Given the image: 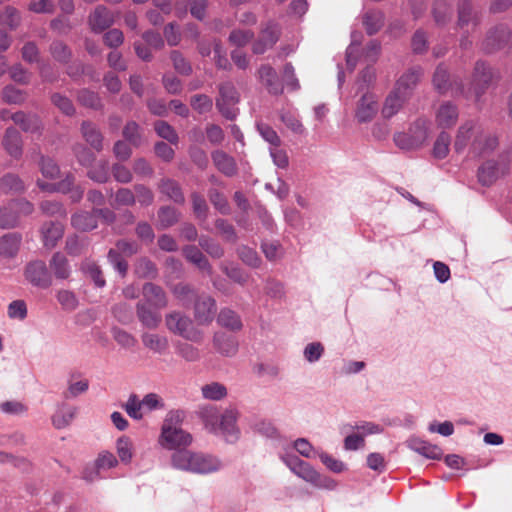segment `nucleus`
Listing matches in <instances>:
<instances>
[{"mask_svg":"<svg viewBox=\"0 0 512 512\" xmlns=\"http://www.w3.org/2000/svg\"><path fill=\"white\" fill-rule=\"evenodd\" d=\"M408 448L414 452L428 458V459H440L442 456V450L433 444H430L418 437H411L406 441Z\"/></svg>","mask_w":512,"mask_h":512,"instance_id":"obj_26","label":"nucleus"},{"mask_svg":"<svg viewBox=\"0 0 512 512\" xmlns=\"http://www.w3.org/2000/svg\"><path fill=\"white\" fill-rule=\"evenodd\" d=\"M432 82L434 88L441 94L451 89L455 95H463L468 98V94L465 93L463 85L456 80L453 82L450 80V75L443 64L437 66L433 74Z\"/></svg>","mask_w":512,"mask_h":512,"instance_id":"obj_12","label":"nucleus"},{"mask_svg":"<svg viewBox=\"0 0 512 512\" xmlns=\"http://www.w3.org/2000/svg\"><path fill=\"white\" fill-rule=\"evenodd\" d=\"M452 15L451 1L436 0L433 6V17L437 25L443 26L447 24Z\"/></svg>","mask_w":512,"mask_h":512,"instance_id":"obj_46","label":"nucleus"},{"mask_svg":"<svg viewBox=\"0 0 512 512\" xmlns=\"http://www.w3.org/2000/svg\"><path fill=\"white\" fill-rule=\"evenodd\" d=\"M77 99L80 104L92 109H100L102 107L99 95L87 89L80 90L78 92Z\"/></svg>","mask_w":512,"mask_h":512,"instance_id":"obj_59","label":"nucleus"},{"mask_svg":"<svg viewBox=\"0 0 512 512\" xmlns=\"http://www.w3.org/2000/svg\"><path fill=\"white\" fill-rule=\"evenodd\" d=\"M123 407L131 418L135 420H140L143 418L145 411L142 407L141 400L136 394H131Z\"/></svg>","mask_w":512,"mask_h":512,"instance_id":"obj_56","label":"nucleus"},{"mask_svg":"<svg viewBox=\"0 0 512 512\" xmlns=\"http://www.w3.org/2000/svg\"><path fill=\"white\" fill-rule=\"evenodd\" d=\"M81 132L86 142L95 150L101 151L103 148V136L96 125L84 121L81 125Z\"/></svg>","mask_w":512,"mask_h":512,"instance_id":"obj_41","label":"nucleus"},{"mask_svg":"<svg viewBox=\"0 0 512 512\" xmlns=\"http://www.w3.org/2000/svg\"><path fill=\"white\" fill-rule=\"evenodd\" d=\"M26 186L23 180L16 174L8 173L0 178V190L4 193L19 194L24 192Z\"/></svg>","mask_w":512,"mask_h":512,"instance_id":"obj_44","label":"nucleus"},{"mask_svg":"<svg viewBox=\"0 0 512 512\" xmlns=\"http://www.w3.org/2000/svg\"><path fill=\"white\" fill-rule=\"evenodd\" d=\"M511 157L509 154L500 155L496 160H488L478 169V180L482 185L489 186L498 178L509 172Z\"/></svg>","mask_w":512,"mask_h":512,"instance_id":"obj_5","label":"nucleus"},{"mask_svg":"<svg viewBox=\"0 0 512 512\" xmlns=\"http://www.w3.org/2000/svg\"><path fill=\"white\" fill-rule=\"evenodd\" d=\"M171 463L176 469L202 475L217 472L222 468V462L218 457L191 450L175 451Z\"/></svg>","mask_w":512,"mask_h":512,"instance_id":"obj_1","label":"nucleus"},{"mask_svg":"<svg viewBox=\"0 0 512 512\" xmlns=\"http://www.w3.org/2000/svg\"><path fill=\"white\" fill-rule=\"evenodd\" d=\"M160 193L176 204L183 205L185 196L178 182L170 178L162 179L158 184Z\"/></svg>","mask_w":512,"mask_h":512,"instance_id":"obj_32","label":"nucleus"},{"mask_svg":"<svg viewBox=\"0 0 512 512\" xmlns=\"http://www.w3.org/2000/svg\"><path fill=\"white\" fill-rule=\"evenodd\" d=\"M201 394L206 400L220 401L227 396V388L219 382H211L201 387Z\"/></svg>","mask_w":512,"mask_h":512,"instance_id":"obj_49","label":"nucleus"},{"mask_svg":"<svg viewBox=\"0 0 512 512\" xmlns=\"http://www.w3.org/2000/svg\"><path fill=\"white\" fill-rule=\"evenodd\" d=\"M294 474L319 489L334 490L337 487V482L335 480L328 476L321 475L305 461L294 472Z\"/></svg>","mask_w":512,"mask_h":512,"instance_id":"obj_10","label":"nucleus"},{"mask_svg":"<svg viewBox=\"0 0 512 512\" xmlns=\"http://www.w3.org/2000/svg\"><path fill=\"white\" fill-rule=\"evenodd\" d=\"M428 137V129L424 120L414 122L408 132H399L394 135L395 144L403 150L419 148Z\"/></svg>","mask_w":512,"mask_h":512,"instance_id":"obj_4","label":"nucleus"},{"mask_svg":"<svg viewBox=\"0 0 512 512\" xmlns=\"http://www.w3.org/2000/svg\"><path fill=\"white\" fill-rule=\"evenodd\" d=\"M90 28L95 33H100L114 23V16L105 6L99 5L89 15Z\"/></svg>","mask_w":512,"mask_h":512,"instance_id":"obj_20","label":"nucleus"},{"mask_svg":"<svg viewBox=\"0 0 512 512\" xmlns=\"http://www.w3.org/2000/svg\"><path fill=\"white\" fill-rule=\"evenodd\" d=\"M175 349L177 355L188 362H195L200 359L199 350L191 344L179 342Z\"/></svg>","mask_w":512,"mask_h":512,"instance_id":"obj_64","label":"nucleus"},{"mask_svg":"<svg viewBox=\"0 0 512 512\" xmlns=\"http://www.w3.org/2000/svg\"><path fill=\"white\" fill-rule=\"evenodd\" d=\"M363 24L369 35L377 33L384 25V15L381 11L370 10L363 16Z\"/></svg>","mask_w":512,"mask_h":512,"instance_id":"obj_48","label":"nucleus"},{"mask_svg":"<svg viewBox=\"0 0 512 512\" xmlns=\"http://www.w3.org/2000/svg\"><path fill=\"white\" fill-rule=\"evenodd\" d=\"M154 129L157 135L165 140H167L171 144L178 143V134L174 130V128L165 121L159 120L154 124Z\"/></svg>","mask_w":512,"mask_h":512,"instance_id":"obj_57","label":"nucleus"},{"mask_svg":"<svg viewBox=\"0 0 512 512\" xmlns=\"http://www.w3.org/2000/svg\"><path fill=\"white\" fill-rule=\"evenodd\" d=\"M17 212L13 210L12 204L0 205V229H10L17 225Z\"/></svg>","mask_w":512,"mask_h":512,"instance_id":"obj_54","label":"nucleus"},{"mask_svg":"<svg viewBox=\"0 0 512 512\" xmlns=\"http://www.w3.org/2000/svg\"><path fill=\"white\" fill-rule=\"evenodd\" d=\"M56 297L62 308L66 311H74L79 305V301L72 291L59 290Z\"/></svg>","mask_w":512,"mask_h":512,"instance_id":"obj_61","label":"nucleus"},{"mask_svg":"<svg viewBox=\"0 0 512 512\" xmlns=\"http://www.w3.org/2000/svg\"><path fill=\"white\" fill-rule=\"evenodd\" d=\"M49 267L52 271V277L54 276L59 280H66L72 273L71 265L67 257L61 252H55L49 260Z\"/></svg>","mask_w":512,"mask_h":512,"instance_id":"obj_29","label":"nucleus"},{"mask_svg":"<svg viewBox=\"0 0 512 512\" xmlns=\"http://www.w3.org/2000/svg\"><path fill=\"white\" fill-rule=\"evenodd\" d=\"M344 428L356 431L359 435H362L363 439L366 436L380 434L384 431L381 425L370 421H359L354 425L347 424Z\"/></svg>","mask_w":512,"mask_h":512,"instance_id":"obj_51","label":"nucleus"},{"mask_svg":"<svg viewBox=\"0 0 512 512\" xmlns=\"http://www.w3.org/2000/svg\"><path fill=\"white\" fill-rule=\"evenodd\" d=\"M143 299L141 302H147L148 305L153 306L155 309H164L168 305V299L162 287L148 282L142 288Z\"/></svg>","mask_w":512,"mask_h":512,"instance_id":"obj_19","label":"nucleus"},{"mask_svg":"<svg viewBox=\"0 0 512 512\" xmlns=\"http://www.w3.org/2000/svg\"><path fill=\"white\" fill-rule=\"evenodd\" d=\"M80 270L85 276L89 277L94 282L96 287L102 288L105 286L106 281L103 277L102 270L95 261L85 259L80 265Z\"/></svg>","mask_w":512,"mask_h":512,"instance_id":"obj_43","label":"nucleus"},{"mask_svg":"<svg viewBox=\"0 0 512 512\" xmlns=\"http://www.w3.org/2000/svg\"><path fill=\"white\" fill-rule=\"evenodd\" d=\"M458 109L451 102L442 103L436 112V123L440 128H450L458 120Z\"/></svg>","mask_w":512,"mask_h":512,"instance_id":"obj_28","label":"nucleus"},{"mask_svg":"<svg viewBox=\"0 0 512 512\" xmlns=\"http://www.w3.org/2000/svg\"><path fill=\"white\" fill-rule=\"evenodd\" d=\"M497 145L498 139L496 136L478 129L471 143V152L477 156L485 155L493 151Z\"/></svg>","mask_w":512,"mask_h":512,"instance_id":"obj_21","label":"nucleus"},{"mask_svg":"<svg viewBox=\"0 0 512 512\" xmlns=\"http://www.w3.org/2000/svg\"><path fill=\"white\" fill-rule=\"evenodd\" d=\"M183 254L188 261L195 264L199 269L211 273V266L198 247L194 245L185 246Z\"/></svg>","mask_w":512,"mask_h":512,"instance_id":"obj_45","label":"nucleus"},{"mask_svg":"<svg viewBox=\"0 0 512 512\" xmlns=\"http://www.w3.org/2000/svg\"><path fill=\"white\" fill-rule=\"evenodd\" d=\"M77 414V408L67 403H60L51 420L56 429H63L69 426Z\"/></svg>","mask_w":512,"mask_h":512,"instance_id":"obj_27","label":"nucleus"},{"mask_svg":"<svg viewBox=\"0 0 512 512\" xmlns=\"http://www.w3.org/2000/svg\"><path fill=\"white\" fill-rule=\"evenodd\" d=\"M25 279L34 287L47 289L53 283L52 274L43 260H33L24 268Z\"/></svg>","mask_w":512,"mask_h":512,"instance_id":"obj_7","label":"nucleus"},{"mask_svg":"<svg viewBox=\"0 0 512 512\" xmlns=\"http://www.w3.org/2000/svg\"><path fill=\"white\" fill-rule=\"evenodd\" d=\"M72 226L80 231H90L97 227V217L94 210L92 212L80 211L72 215Z\"/></svg>","mask_w":512,"mask_h":512,"instance_id":"obj_39","label":"nucleus"},{"mask_svg":"<svg viewBox=\"0 0 512 512\" xmlns=\"http://www.w3.org/2000/svg\"><path fill=\"white\" fill-rule=\"evenodd\" d=\"M88 246L85 239L79 238L77 235L68 236L65 242V250L71 256L81 255Z\"/></svg>","mask_w":512,"mask_h":512,"instance_id":"obj_58","label":"nucleus"},{"mask_svg":"<svg viewBox=\"0 0 512 512\" xmlns=\"http://www.w3.org/2000/svg\"><path fill=\"white\" fill-rule=\"evenodd\" d=\"M116 452L119 459L124 464H129L134 455V446L132 440L127 436H121L116 441Z\"/></svg>","mask_w":512,"mask_h":512,"instance_id":"obj_50","label":"nucleus"},{"mask_svg":"<svg viewBox=\"0 0 512 512\" xmlns=\"http://www.w3.org/2000/svg\"><path fill=\"white\" fill-rule=\"evenodd\" d=\"M136 201L144 207L150 206L154 202L153 191L144 184H136L133 187Z\"/></svg>","mask_w":512,"mask_h":512,"instance_id":"obj_60","label":"nucleus"},{"mask_svg":"<svg viewBox=\"0 0 512 512\" xmlns=\"http://www.w3.org/2000/svg\"><path fill=\"white\" fill-rule=\"evenodd\" d=\"M136 273L142 278H154L157 275L155 264L148 258H140L135 266Z\"/></svg>","mask_w":512,"mask_h":512,"instance_id":"obj_63","label":"nucleus"},{"mask_svg":"<svg viewBox=\"0 0 512 512\" xmlns=\"http://www.w3.org/2000/svg\"><path fill=\"white\" fill-rule=\"evenodd\" d=\"M199 417L203 421L206 430L213 434L219 433L218 424L220 416L218 415L216 408L211 406L201 408L199 411Z\"/></svg>","mask_w":512,"mask_h":512,"instance_id":"obj_47","label":"nucleus"},{"mask_svg":"<svg viewBox=\"0 0 512 512\" xmlns=\"http://www.w3.org/2000/svg\"><path fill=\"white\" fill-rule=\"evenodd\" d=\"M180 218L181 213L175 207L162 206L157 212V228L160 230L168 229L177 224Z\"/></svg>","mask_w":512,"mask_h":512,"instance_id":"obj_35","label":"nucleus"},{"mask_svg":"<svg viewBox=\"0 0 512 512\" xmlns=\"http://www.w3.org/2000/svg\"><path fill=\"white\" fill-rule=\"evenodd\" d=\"M238 411L234 408H228L220 416L219 420V433L227 442H235L239 437V429L236 425L238 419Z\"/></svg>","mask_w":512,"mask_h":512,"instance_id":"obj_16","label":"nucleus"},{"mask_svg":"<svg viewBox=\"0 0 512 512\" xmlns=\"http://www.w3.org/2000/svg\"><path fill=\"white\" fill-rule=\"evenodd\" d=\"M258 77L270 93L279 95L283 92L277 73L270 65H262L258 70Z\"/></svg>","mask_w":512,"mask_h":512,"instance_id":"obj_33","label":"nucleus"},{"mask_svg":"<svg viewBox=\"0 0 512 512\" xmlns=\"http://www.w3.org/2000/svg\"><path fill=\"white\" fill-rule=\"evenodd\" d=\"M479 23V16L473 10L470 0H459L457 26L460 29L471 26L475 28Z\"/></svg>","mask_w":512,"mask_h":512,"instance_id":"obj_25","label":"nucleus"},{"mask_svg":"<svg viewBox=\"0 0 512 512\" xmlns=\"http://www.w3.org/2000/svg\"><path fill=\"white\" fill-rule=\"evenodd\" d=\"M239 93L235 86L230 82L219 85V96L216 98V107L223 117L228 120L236 118L239 109Z\"/></svg>","mask_w":512,"mask_h":512,"instance_id":"obj_6","label":"nucleus"},{"mask_svg":"<svg viewBox=\"0 0 512 512\" xmlns=\"http://www.w3.org/2000/svg\"><path fill=\"white\" fill-rule=\"evenodd\" d=\"M140 338L144 348L154 354L165 355L169 351L170 342L168 337L164 334L145 331L142 332Z\"/></svg>","mask_w":512,"mask_h":512,"instance_id":"obj_17","label":"nucleus"},{"mask_svg":"<svg viewBox=\"0 0 512 512\" xmlns=\"http://www.w3.org/2000/svg\"><path fill=\"white\" fill-rule=\"evenodd\" d=\"M509 30L501 25L491 29L483 42V49L487 53H493L501 49L507 43Z\"/></svg>","mask_w":512,"mask_h":512,"instance_id":"obj_22","label":"nucleus"},{"mask_svg":"<svg viewBox=\"0 0 512 512\" xmlns=\"http://www.w3.org/2000/svg\"><path fill=\"white\" fill-rule=\"evenodd\" d=\"M496 77L490 67L484 62L478 61L474 67L471 88L465 93L469 95V92L473 91L475 100L478 101Z\"/></svg>","mask_w":512,"mask_h":512,"instance_id":"obj_9","label":"nucleus"},{"mask_svg":"<svg viewBox=\"0 0 512 512\" xmlns=\"http://www.w3.org/2000/svg\"><path fill=\"white\" fill-rule=\"evenodd\" d=\"M136 314L142 326L148 329H157L162 321L160 309H155L147 302L137 303Z\"/></svg>","mask_w":512,"mask_h":512,"instance_id":"obj_18","label":"nucleus"},{"mask_svg":"<svg viewBox=\"0 0 512 512\" xmlns=\"http://www.w3.org/2000/svg\"><path fill=\"white\" fill-rule=\"evenodd\" d=\"M217 322L220 326L231 331H240L243 327L239 314L230 308H222L220 310Z\"/></svg>","mask_w":512,"mask_h":512,"instance_id":"obj_38","label":"nucleus"},{"mask_svg":"<svg viewBox=\"0 0 512 512\" xmlns=\"http://www.w3.org/2000/svg\"><path fill=\"white\" fill-rule=\"evenodd\" d=\"M28 314L24 300H14L7 307V315L10 319L23 321Z\"/></svg>","mask_w":512,"mask_h":512,"instance_id":"obj_62","label":"nucleus"},{"mask_svg":"<svg viewBox=\"0 0 512 512\" xmlns=\"http://www.w3.org/2000/svg\"><path fill=\"white\" fill-rule=\"evenodd\" d=\"M183 419L181 411H170L163 422L158 443L168 450H186L192 443V436L183 430L180 423Z\"/></svg>","mask_w":512,"mask_h":512,"instance_id":"obj_2","label":"nucleus"},{"mask_svg":"<svg viewBox=\"0 0 512 512\" xmlns=\"http://www.w3.org/2000/svg\"><path fill=\"white\" fill-rule=\"evenodd\" d=\"M64 227L59 222H45L41 227L42 242L45 248H54L63 237Z\"/></svg>","mask_w":512,"mask_h":512,"instance_id":"obj_24","label":"nucleus"},{"mask_svg":"<svg viewBox=\"0 0 512 512\" xmlns=\"http://www.w3.org/2000/svg\"><path fill=\"white\" fill-rule=\"evenodd\" d=\"M20 23L21 14L16 8L7 6L0 12V24L8 27L10 30L17 29Z\"/></svg>","mask_w":512,"mask_h":512,"instance_id":"obj_52","label":"nucleus"},{"mask_svg":"<svg viewBox=\"0 0 512 512\" xmlns=\"http://www.w3.org/2000/svg\"><path fill=\"white\" fill-rule=\"evenodd\" d=\"M213 345L220 354L228 357L234 356L238 351L237 340L223 332L214 334Z\"/></svg>","mask_w":512,"mask_h":512,"instance_id":"obj_34","label":"nucleus"},{"mask_svg":"<svg viewBox=\"0 0 512 512\" xmlns=\"http://www.w3.org/2000/svg\"><path fill=\"white\" fill-rule=\"evenodd\" d=\"M11 119L16 125H19L25 132L34 133L40 130L41 121L34 114H25L24 112H16L11 115Z\"/></svg>","mask_w":512,"mask_h":512,"instance_id":"obj_40","label":"nucleus"},{"mask_svg":"<svg viewBox=\"0 0 512 512\" xmlns=\"http://www.w3.org/2000/svg\"><path fill=\"white\" fill-rule=\"evenodd\" d=\"M165 326L172 334L188 341L200 342L202 332L194 328L191 318L180 311H172L165 315Z\"/></svg>","mask_w":512,"mask_h":512,"instance_id":"obj_3","label":"nucleus"},{"mask_svg":"<svg viewBox=\"0 0 512 512\" xmlns=\"http://www.w3.org/2000/svg\"><path fill=\"white\" fill-rule=\"evenodd\" d=\"M280 36V28L274 22H268L261 29L259 38L253 43L252 50L255 54H263L272 48L278 41Z\"/></svg>","mask_w":512,"mask_h":512,"instance_id":"obj_15","label":"nucleus"},{"mask_svg":"<svg viewBox=\"0 0 512 512\" xmlns=\"http://www.w3.org/2000/svg\"><path fill=\"white\" fill-rule=\"evenodd\" d=\"M2 145L6 152L16 159L22 155V138L14 127H8L5 131Z\"/></svg>","mask_w":512,"mask_h":512,"instance_id":"obj_31","label":"nucleus"},{"mask_svg":"<svg viewBox=\"0 0 512 512\" xmlns=\"http://www.w3.org/2000/svg\"><path fill=\"white\" fill-rule=\"evenodd\" d=\"M478 129L479 128L476 127V125L472 121L466 122L463 125H461L457 131L454 142L455 151L458 153L464 151L468 143L470 142L472 136H476V132Z\"/></svg>","mask_w":512,"mask_h":512,"instance_id":"obj_37","label":"nucleus"},{"mask_svg":"<svg viewBox=\"0 0 512 512\" xmlns=\"http://www.w3.org/2000/svg\"><path fill=\"white\" fill-rule=\"evenodd\" d=\"M214 166L227 177H233L238 173L235 159L222 150H215L211 154Z\"/></svg>","mask_w":512,"mask_h":512,"instance_id":"obj_23","label":"nucleus"},{"mask_svg":"<svg viewBox=\"0 0 512 512\" xmlns=\"http://www.w3.org/2000/svg\"><path fill=\"white\" fill-rule=\"evenodd\" d=\"M423 76V69L415 66L404 72L396 81L393 90L410 99L414 89Z\"/></svg>","mask_w":512,"mask_h":512,"instance_id":"obj_14","label":"nucleus"},{"mask_svg":"<svg viewBox=\"0 0 512 512\" xmlns=\"http://www.w3.org/2000/svg\"><path fill=\"white\" fill-rule=\"evenodd\" d=\"M378 110L377 96L372 92H365L356 103L355 118L359 123L371 122Z\"/></svg>","mask_w":512,"mask_h":512,"instance_id":"obj_11","label":"nucleus"},{"mask_svg":"<svg viewBox=\"0 0 512 512\" xmlns=\"http://www.w3.org/2000/svg\"><path fill=\"white\" fill-rule=\"evenodd\" d=\"M118 465V459L114 456L113 453L109 451H102L98 454L96 460H95V468L97 471L100 470H107L114 468ZM98 472H85L84 473V479L88 481L94 480V474H97Z\"/></svg>","mask_w":512,"mask_h":512,"instance_id":"obj_42","label":"nucleus"},{"mask_svg":"<svg viewBox=\"0 0 512 512\" xmlns=\"http://www.w3.org/2000/svg\"><path fill=\"white\" fill-rule=\"evenodd\" d=\"M21 236L16 233H8L0 237V256L14 258L20 248Z\"/></svg>","mask_w":512,"mask_h":512,"instance_id":"obj_36","label":"nucleus"},{"mask_svg":"<svg viewBox=\"0 0 512 512\" xmlns=\"http://www.w3.org/2000/svg\"><path fill=\"white\" fill-rule=\"evenodd\" d=\"M110 167L106 160L98 161L88 172L87 176L94 182L106 183L110 178Z\"/></svg>","mask_w":512,"mask_h":512,"instance_id":"obj_53","label":"nucleus"},{"mask_svg":"<svg viewBox=\"0 0 512 512\" xmlns=\"http://www.w3.org/2000/svg\"><path fill=\"white\" fill-rule=\"evenodd\" d=\"M216 301L209 295H200L194 303V319L198 325H209L216 315Z\"/></svg>","mask_w":512,"mask_h":512,"instance_id":"obj_13","label":"nucleus"},{"mask_svg":"<svg viewBox=\"0 0 512 512\" xmlns=\"http://www.w3.org/2000/svg\"><path fill=\"white\" fill-rule=\"evenodd\" d=\"M451 137L446 132H441L433 146V156L437 159H444L449 153Z\"/></svg>","mask_w":512,"mask_h":512,"instance_id":"obj_55","label":"nucleus"},{"mask_svg":"<svg viewBox=\"0 0 512 512\" xmlns=\"http://www.w3.org/2000/svg\"><path fill=\"white\" fill-rule=\"evenodd\" d=\"M139 251V245L134 241L119 240L116 243V249H110L108 252V261L114 269L122 276H125L128 269L127 262L122 258L121 254L125 256H132Z\"/></svg>","mask_w":512,"mask_h":512,"instance_id":"obj_8","label":"nucleus"},{"mask_svg":"<svg viewBox=\"0 0 512 512\" xmlns=\"http://www.w3.org/2000/svg\"><path fill=\"white\" fill-rule=\"evenodd\" d=\"M408 100L407 97H403V95L392 89L384 100L381 109L382 117L384 119L392 118L403 108Z\"/></svg>","mask_w":512,"mask_h":512,"instance_id":"obj_30","label":"nucleus"}]
</instances>
